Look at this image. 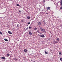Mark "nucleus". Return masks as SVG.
Here are the masks:
<instances>
[{
    "mask_svg": "<svg viewBox=\"0 0 62 62\" xmlns=\"http://www.w3.org/2000/svg\"><path fill=\"white\" fill-rule=\"evenodd\" d=\"M40 28L41 30V31L43 32H44L45 30L44 29H43L41 27H40Z\"/></svg>",
    "mask_w": 62,
    "mask_h": 62,
    "instance_id": "1",
    "label": "nucleus"
},
{
    "mask_svg": "<svg viewBox=\"0 0 62 62\" xmlns=\"http://www.w3.org/2000/svg\"><path fill=\"white\" fill-rule=\"evenodd\" d=\"M39 36L41 37H42V38H44V37H45V36H44V35H39Z\"/></svg>",
    "mask_w": 62,
    "mask_h": 62,
    "instance_id": "2",
    "label": "nucleus"
},
{
    "mask_svg": "<svg viewBox=\"0 0 62 62\" xmlns=\"http://www.w3.org/2000/svg\"><path fill=\"white\" fill-rule=\"evenodd\" d=\"M8 32L9 34H10V35L12 34V33L10 31H8Z\"/></svg>",
    "mask_w": 62,
    "mask_h": 62,
    "instance_id": "3",
    "label": "nucleus"
},
{
    "mask_svg": "<svg viewBox=\"0 0 62 62\" xmlns=\"http://www.w3.org/2000/svg\"><path fill=\"white\" fill-rule=\"evenodd\" d=\"M29 34L30 35H31V36H32V33L31 31H29Z\"/></svg>",
    "mask_w": 62,
    "mask_h": 62,
    "instance_id": "4",
    "label": "nucleus"
},
{
    "mask_svg": "<svg viewBox=\"0 0 62 62\" xmlns=\"http://www.w3.org/2000/svg\"><path fill=\"white\" fill-rule=\"evenodd\" d=\"M47 9H49V10H50L51 9L50 8V7H48L47 8Z\"/></svg>",
    "mask_w": 62,
    "mask_h": 62,
    "instance_id": "5",
    "label": "nucleus"
},
{
    "mask_svg": "<svg viewBox=\"0 0 62 62\" xmlns=\"http://www.w3.org/2000/svg\"><path fill=\"white\" fill-rule=\"evenodd\" d=\"M27 18L28 19H30V17L29 16H27Z\"/></svg>",
    "mask_w": 62,
    "mask_h": 62,
    "instance_id": "6",
    "label": "nucleus"
},
{
    "mask_svg": "<svg viewBox=\"0 0 62 62\" xmlns=\"http://www.w3.org/2000/svg\"><path fill=\"white\" fill-rule=\"evenodd\" d=\"M60 4L61 5V6H62V0H61L60 2Z\"/></svg>",
    "mask_w": 62,
    "mask_h": 62,
    "instance_id": "7",
    "label": "nucleus"
},
{
    "mask_svg": "<svg viewBox=\"0 0 62 62\" xmlns=\"http://www.w3.org/2000/svg\"><path fill=\"white\" fill-rule=\"evenodd\" d=\"M37 29V28L36 27H35L34 29V30L35 31H36Z\"/></svg>",
    "mask_w": 62,
    "mask_h": 62,
    "instance_id": "8",
    "label": "nucleus"
},
{
    "mask_svg": "<svg viewBox=\"0 0 62 62\" xmlns=\"http://www.w3.org/2000/svg\"><path fill=\"white\" fill-rule=\"evenodd\" d=\"M38 24L39 25H40L41 24V23L40 22H39V23H38Z\"/></svg>",
    "mask_w": 62,
    "mask_h": 62,
    "instance_id": "9",
    "label": "nucleus"
},
{
    "mask_svg": "<svg viewBox=\"0 0 62 62\" xmlns=\"http://www.w3.org/2000/svg\"><path fill=\"white\" fill-rule=\"evenodd\" d=\"M4 40L5 41H8V39H4Z\"/></svg>",
    "mask_w": 62,
    "mask_h": 62,
    "instance_id": "10",
    "label": "nucleus"
},
{
    "mask_svg": "<svg viewBox=\"0 0 62 62\" xmlns=\"http://www.w3.org/2000/svg\"><path fill=\"white\" fill-rule=\"evenodd\" d=\"M5 57H1V59H5Z\"/></svg>",
    "mask_w": 62,
    "mask_h": 62,
    "instance_id": "11",
    "label": "nucleus"
},
{
    "mask_svg": "<svg viewBox=\"0 0 62 62\" xmlns=\"http://www.w3.org/2000/svg\"><path fill=\"white\" fill-rule=\"evenodd\" d=\"M24 51L25 52H26L27 51V50L26 49H25L24 50Z\"/></svg>",
    "mask_w": 62,
    "mask_h": 62,
    "instance_id": "12",
    "label": "nucleus"
},
{
    "mask_svg": "<svg viewBox=\"0 0 62 62\" xmlns=\"http://www.w3.org/2000/svg\"><path fill=\"white\" fill-rule=\"evenodd\" d=\"M59 40H60V39H59V38L57 39H56V40H58V41H59Z\"/></svg>",
    "mask_w": 62,
    "mask_h": 62,
    "instance_id": "13",
    "label": "nucleus"
},
{
    "mask_svg": "<svg viewBox=\"0 0 62 62\" xmlns=\"http://www.w3.org/2000/svg\"><path fill=\"white\" fill-rule=\"evenodd\" d=\"M8 56H9V54H7Z\"/></svg>",
    "mask_w": 62,
    "mask_h": 62,
    "instance_id": "14",
    "label": "nucleus"
},
{
    "mask_svg": "<svg viewBox=\"0 0 62 62\" xmlns=\"http://www.w3.org/2000/svg\"><path fill=\"white\" fill-rule=\"evenodd\" d=\"M32 28V27H29V29H31Z\"/></svg>",
    "mask_w": 62,
    "mask_h": 62,
    "instance_id": "15",
    "label": "nucleus"
},
{
    "mask_svg": "<svg viewBox=\"0 0 62 62\" xmlns=\"http://www.w3.org/2000/svg\"><path fill=\"white\" fill-rule=\"evenodd\" d=\"M59 54L60 55H62V54L61 53V52H60L59 53Z\"/></svg>",
    "mask_w": 62,
    "mask_h": 62,
    "instance_id": "16",
    "label": "nucleus"
},
{
    "mask_svg": "<svg viewBox=\"0 0 62 62\" xmlns=\"http://www.w3.org/2000/svg\"><path fill=\"white\" fill-rule=\"evenodd\" d=\"M0 34L1 35H3V33H2L0 31Z\"/></svg>",
    "mask_w": 62,
    "mask_h": 62,
    "instance_id": "17",
    "label": "nucleus"
},
{
    "mask_svg": "<svg viewBox=\"0 0 62 62\" xmlns=\"http://www.w3.org/2000/svg\"><path fill=\"white\" fill-rule=\"evenodd\" d=\"M60 60L61 61H62V58H61L60 59Z\"/></svg>",
    "mask_w": 62,
    "mask_h": 62,
    "instance_id": "18",
    "label": "nucleus"
},
{
    "mask_svg": "<svg viewBox=\"0 0 62 62\" xmlns=\"http://www.w3.org/2000/svg\"><path fill=\"white\" fill-rule=\"evenodd\" d=\"M14 59L15 61H17V59H16V58H15Z\"/></svg>",
    "mask_w": 62,
    "mask_h": 62,
    "instance_id": "19",
    "label": "nucleus"
},
{
    "mask_svg": "<svg viewBox=\"0 0 62 62\" xmlns=\"http://www.w3.org/2000/svg\"><path fill=\"white\" fill-rule=\"evenodd\" d=\"M45 53L46 54H47V52H46V51H45Z\"/></svg>",
    "mask_w": 62,
    "mask_h": 62,
    "instance_id": "20",
    "label": "nucleus"
},
{
    "mask_svg": "<svg viewBox=\"0 0 62 62\" xmlns=\"http://www.w3.org/2000/svg\"><path fill=\"white\" fill-rule=\"evenodd\" d=\"M19 26V25H18V24L17 25V27L18 28Z\"/></svg>",
    "mask_w": 62,
    "mask_h": 62,
    "instance_id": "21",
    "label": "nucleus"
},
{
    "mask_svg": "<svg viewBox=\"0 0 62 62\" xmlns=\"http://www.w3.org/2000/svg\"><path fill=\"white\" fill-rule=\"evenodd\" d=\"M60 8L61 9H62V7H60Z\"/></svg>",
    "mask_w": 62,
    "mask_h": 62,
    "instance_id": "22",
    "label": "nucleus"
},
{
    "mask_svg": "<svg viewBox=\"0 0 62 62\" xmlns=\"http://www.w3.org/2000/svg\"><path fill=\"white\" fill-rule=\"evenodd\" d=\"M30 24V22H29L28 23V24Z\"/></svg>",
    "mask_w": 62,
    "mask_h": 62,
    "instance_id": "23",
    "label": "nucleus"
},
{
    "mask_svg": "<svg viewBox=\"0 0 62 62\" xmlns=\"http://www.w3.org/2000/svg\"><path fill=\"white\" fill-rule=\"evenodd\" d=\"M37 31L38 33H39V30H38V31L37 30Z\"/></svg>",
    "mask_w": 62,
    "mask_h": 62,
    "instance_id": "24",
    "label": "nucleus"
},
{
    "mask_svg": "<svg viewBox=\"0 0 62 62\" xmlns=\"http://www.w3.org/2000/svg\"><path fill=\"white\" fill-rule=\"evenodd\" d=\"M43 23H45V20H44V21H43Z\"/></svg>",
    "mask_w": 62,
    "mask_h": 62,
    "instance_id": "25",
    "label": "nucleus"
},
{
    "mask_svg": "<svg viewBox=\"0 0 62 62\" xmlns=\"http://www.w3.org/2000/svg\"><path fill=\"white\" fill-rule=\"evenodd\" d=\"M21 22H23V20H21Z\"/></svg>",
    "mask_w": 62,
    "mask_h": 62,
    "instance_id": "26",
    "label": "nucleus"
},
{
    "mask_svg": "<svg viewBox=\"0 0 62 62\" xmlns=\"http://www.w3.org/2000/svg\"><path fill=\"white\" fill-rule=\"evenodd\" d=\"M16 6H19V4H17L16 5Z\"/></svg>",
    "mask_w": 62,
    "mask_h": 62,
    "instance_id": "27",
    "label": "nucleus"
},
{
    "mask_svg": "<svg viewBox=\"0 0 62 62\" xmlns=\"http://www.w3.org/2000/svg\"><path fill=\"white\" fill-rule=\"evenodd\" d=\"M57 42H56L55 43H54V44H55V43H57Z\"/></svg>",
    "mask_w": 62,
    "mask_h": 62,
    "instance_id": "28",
    "label": "nucleus"
},
{
    "mask_svg": "<svg viewBox=\"0 0 62 62\" xmlns=\"http://www.w3.org/2000/svg\"><path fill=\"white\" fill-rule=\"evenodd\" d=\"M26 29H28V27Z\"/></svg>",
    "mask_w": 62,
    "mask_h": 62,
    "instance_id": "29",
    "label": "nucleus"
},
{
    "mask_svg": "<svg viewBox=\"0 0 62 62\" xmlns=\"http://www.w3.org/2000/svg\"><path fill=\"white\" fill-rule=\"evenodd\" d=\"M46 14H47V15H48V13H46Z\"/></svg>",
    "mask_w": 62,
    "mask_h": 62,
    "instance_id": "30",
    "label": "nucleus"
},
{
    "mask_svg": "<svg viewBox=\"0 0 62 62\" xmlns=\"http://www.w3.org/2000/svg\"><path fill=\"white\" fill-rule=\"evenodd\" d=\"M33 62H36V61H33Z\"/></svg>",
    "mask_w": 62,
    "mask_h": 62,
    "instance_id": "31",
    "label": "nucleus"
},
{
    "mask_svg": "<svg viewBox=\"0 0 62 62\" xmlns=\"http://www.w3.org/2000/svg\"><path fill=\"white\" fill-rule=\"evenodd\" d=\"M19 11V12H21V11Z\"/></svg>",
    "mask_w": 62,
    "mask_h": 62,
    "instance_id": "32",
    "label": "nucleus"
},
{
    "mask_svg": "<svg viewBox=\"0 0 62 62\" xmlns=\"http://www.w3.org/2000/svg\"><path fill=\"white\" fill-rule=\"evenodd\" d=\"M47 54H48V53H47Z\"/></svg>",
    "mask_w": 62,
    "mask_h": 62,
    "instance_id": "33",
    "label": "nucleus"
},
{
    "mask_svg": "<svg viewBox=\"0 0 62 62\" xmlns=\"http://www.w3.org/2000/svg\"><path fill=\"white\" fill-rule=\"evenodd\" d=\"M40 34H41V33H40Z\"/></svg>",
    "mask_w": 62,
    "mask_h": 62,
    "instance_id": "34",
    "label": "nucleus"
},
{
    "mask_svg": "<svg viewBox=\"0 0 62 62\" xmlns=\"http://www.w3.org/2000/svg\"><path fill=\"white\" fill-rule=\"evenodd\" d=\"M27 26H28V25H27Z\"/></svg>",
    "mask_w": 62,
    "mask_h": 62,
    "instance_id": "35",
    "label": "nucleus"
}]
</instances>
